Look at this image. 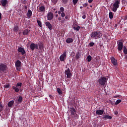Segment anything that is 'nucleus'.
Here are the masks:
<instances>
[{"label": "nucleus", "mask_w": 127, "mask_h": 127, "mask_svg": "<svg viewBox=\"0 0 127 127\" xmlns=\"http://www.w3.org/2000/svg\"><path fill=\"white\" fill-rule=\"evenodd\" d=\"M27 16L29 17V18H30V17L32 16V11H31V10L29 9L28 10V12L27 13Z\"/></svg>", "instance_id": "24"}, {"label": "nucleus", "mask_w": 127, "mask_h": 127, "mask_svg": "<svg viewBox=\"0 0 127 127\" xmlns=\"http://www.w3.org/2000/svg\"><path fill=\"white\" fill-rule=\"evenodd\" d=\"M19 34H20V33H19Z\"/></svg>", "instance_id": "63"}, {"label": "nucleus", "mask_w": 127, "mask_h": 127, "mask_svg": "<svg viewBox=\"0 0 127 127\" xmlns=\"http://www.w3.org/2000/svg\"><path fill=\"white\" fill-rule=\"evenodd\" d=\"M22 2L23 4H26V3H27V1H26V0H23L22 1Z\"/></svg>", "instance_id": "42"}, {"label": "nucleus", "mask_w": 127, "mask_h": 127, "mask_svg": "<svg viewBox=\"0 0 127 127\" xmlns=\"http://www.w3.org/2000/svg\"><path fill=\"white\" fill-rule=\"evenodd\" d=\"M78 0H72L73 5H76V4H77V2H78Z\"/></svg>", "instance_id": "37"}, {"label": "nucleus", "mask_w": 127, "mask_h": 127, "mask_svg": "<svg viewBox=\"0 0 127 127\" xmlns=\"http://www.w3.org/2000/svg\"><path fill=\"white\" fill-rule=\"evenodd\" d=\"M123 52H124V54H127V47L126 46H124L123 47Z\"/></svg>", "instance_id": "32"}, {"label": "nucleus", "mask_w": 127, "mask_h": 127, "mask_svg": "<svg viewBox=\"0 0 127 127\" xmlns=\"http://www.w3.org/2000/svg\"><path fill=\"white\" fill-rule=\"evenodd\" d=\"M81 52H77L75 56V59L76 60H78V59H80V57H81Z\"/></svg>", "instance_id": "22"}, {"label": "nucleus", "mask_w": 127, "mask_h": 127, "mask_svg": "<svg viewBox=\"0 0 127 127\" xmlns=\"http://www.w3.org/2000/svg\"><path fill=\"white\" fill-rule=\"evenodd\" d=\"M55 13H58V11H56Z\"/></svg>", "instance_id": "57"}, {"label": "nucleus", "mask_w": 127, "mask_h": 127, "mask_svg": "<svg viewBox=\"0 0 127 127\" xmlns=\"http://www.w3.org/2000/svg\"><path fill=\"white\" fill-rule=\"evenodd\" d=\"M118 48L117 49L119 52H121L124 48V41L119 40L117 41Z\"/></svg>", "instance_id": "5"}, {"label": "nucleus", "mask_w": 127, "mask_h": 127, "mask_svg": "<svg viewBox=\"0 0 127 127\" xmlns=\"http://www.w3.org/2000/svg\"><path fill=\"white\" fill-rule=\"evenodd\" d=\"M4 88H6V89H8V88H9V84H6L4 85Z\"/></svg>", "instance_id": "43"}, {"label": "nucleus", "mask_w": 127, "mask_h": 127, "mask_svg": "<svg viewBox=\"0 0 127 127\" xmlns=\"http://www.w3.org/2000/svg\"><path fill=\"white\" fill-rule=\"evenodd\" d=\"M83 5L84 7H87V6L89 5V4L88 3H85L83 4Z\"/></svg>", "instance_id": "44"}, {"label": "nucleus", "mask_w": 127, "mask_h": 127, "mask_svg": "<svg viewBox=\"0 0 127 127\" xmlns=\"http://www.w3.org/2000/svg\"><path fill=\"white\" fill-rule=\"evenodd\" d=\"M18 52H19L20 53H21L22 55H24L26 53L24 48L22 47L18 48Z\"/></svg>", "instance_id": "14"}, {"label": "nucleus", "mask_w": 127, "mask_h": 127, "mask_svg": "<svg viewBox=\"0 0 127 127\" xmlns=\"http://www.w3.org/2000/svg\"><path fill=\"white\" fill-rule=\"evenodd\" d=\"M89 45L90 47H92V46H94L95 45V43L90 42V43H89Z\"/></svg>", "instance_id": "38"}, {"label": "nucleus", "mask_w": 127, "mask_h": 127, "mask_svg": "<svg viewBox=\"0 0 127 127\" xmlns=\"http://www.w3.org/2000/svg\"><path fill=\"white\" fill-rule=\"evenodd\" d=\"M49 97H50V99H51V100H54V97L53 96L50 95Z\"/></svg>", "instance_id": "45"}, {"label": "nucleus", "mask_w": 127, "mask_h": 127, "mask_svg": "<svg viewBox=\"0 0 127 127\" xmlns=\"http://www.w3.org/2000/svg\"><path fill=\"white\" fill-rule=\"evenodd\" d=\"M118 97H120V95H115L114 96V98H118Z\"/></svg>", "instance_id": "54"}, {"label": "nucleus", "mask_w": 127, "mask_h": 127, "mask_svg": "<svg viewBox=\"0 0 127 127\" xmlns=\"http://www.w3.org/2000/svg\"><path fill=\"white\" fill-rule=\"evenodd\" d=\"M48 20H52L54 17V15L52 12H49L47 15Z\"/></svg>", "instance_id": "13"}, {"label": "nucleus", "mask_w": 127, "mask_h": 127, "mask_svg": "<svg viewBox=\"0 0 127 127\" xmlns=\"http://www.w3.org/2000/svg\"><path fill=\"white\" fill-rule=\"evenodd\" d=\"M29 32H30V30H29L28 29H26L23 31V35H28Z\"/></svg>", "instance_id": "20"}, {"label": "nucleus", "mask_w": 127, "mask_h": 127, "mask_svg": "<svg viewBox=\"0 0 127 127\" xmlns=\"http://www.w3.org/2000/svg\"><path fill=\"white\" fill-rule=\"evenodd\" d=\"M45 25L50 30H52V24L50 23L49 22L47 21L45 22Z\"/></svg>", "instance_id": "16"}, {"label": "nucleus", "mask_w": 127, "mask_h": 127, "mask_svg": "<svg viewBox=\"0 0 127 127\" xmlns=\"http://www.w3.org/2000/svg\"><path fill=\"white\" fill-rule=\"evenodd\" d=\"M14 104V100H12L8 102L7 106L8 108H11V107H12Z\"/></svg>", "instance_id": "23"}, {"label": "nucleus", "mask_w": 127, "mask_h": 127, "mask_svg": "<svg viewBox=\"0 0 127 127\" xmlns=\"http://www.w3.org/2000/svg\"><path fill=\"white\" fill-rule=\"evenodd\" d=\"M80 9H82L83 8V6H80Z\"/></svg>", "instance_id": "56"}, {"label": "nucleus", "mask_w": 127, "mask_h": 127, "mask_svg": "<svg viewBox=\"0 0 127 127\" xmlns=\"http://www.w3.org/2000/svg\"><path fill=\"white\" fill-rule=\"evenodd\" d=\"M7 71V65L4 64H0V73H6Z\"/></svg>", "instance_id": "4"}, {"label": "nucleus", "mask_w": 127, "mask_h": 127, "mask_svg": "<svg viewBox=\"0 0 127 127\" xmlns=\"http://www.w3.org/2000/svg\"><path fill=\"white\" fill-rule=\"evenodd\" d=\"M109 18H110V19H113V18H114V15L112 12H109Z\"/></svg>", "instance_id": "33"}, {"label": "nucleus", "mask_w": 127, "mask_h": 127, "mask_svg": "<svg viewBox=\"0 0 127 127\" xmlns=\"http://www.w3.org/2000/svg\"><path fill=\"white\" fill-rule=\"evenodd\" d=\"M62 18H63V20H62ZM61 18V17H60L58 18V20H59V21H60V20H62L61 22L62 23H64L65 20V18H64V17H62Z\"/></svg>", "instance_id": "28"}, {"label": "nucleus", "mask_w": 127, "mask_h": 127, "mask_svg": "<svg viewBox=\"0 0 127 127\" xmlns=\"http://www.w3.org/2000/svg\"><path fill=\"white\" fill-rule=\"evenodd\" d=\"M18 30H19V27H18V26L15 25V26H14L13 28V31L14 32H17Z\"/></svg>", "instance_id": "27"}, {"label": "nucleus", "mask_w": 127, "mask_h": 127, "mask_svg": "<svg viewBox=\"0 0 127 127\" xmlns=\"http://www.w3.org/2000/svg\"><path fill=\"white\" fill-rule=\"evenodd\" d=\"M15 65L16 70L18 71H20V69H21V62H20L19 60H17L15 63Z\"/></svg>", "instance_id": "8"}, {"label": "nucleus", "mask_w": 127, "mask_h": 127, "mask_svg": "<svg viewBox=\"0 0 127 127\" xmlns=\"http://www.w3.org/2000/svg\"><path fill=\"white\" fill-rule=\"evenodd\" d=\"M21 86H22V83L18 82L16 85V86H12V88L13 90H14L16 93H18L19 92V88H18L17 87H21Z\"/></svg>", "instance_id": "7"}, {"label": "nucleus", "mask_w": 127, "mask_h": 127, "mask_svg": "<svg viewBox=\"0 0 127 127\" xmlns=\"http://www.w3.org/2000/svg\"><path fill=\"white\" fill-rule=\"evenodd\" d=\"M125 58H127V56H126V57H125Z\"/></svg>", "instance_id": "62"}, {"label": "nucleus", "mask_w": 127, "mask_h": 127, "mask_svg": "<svg viewBox=\"0 0 127 127\" xmlns=\"http://www.w3.org/2000/svg\"><path fill=\"white\" fill-rule=\"evenodd\" d=\"M69 112H70L72 116H74V118H78V115L76 114V109H75L74 108H70L69 109Z\"/></svg>", "instance_id": "11"}, {"label": "nucleus", "mask_w": 127, "mask_h": 127, "mask_svg": "<svg viewBox=\"0 0 127 127\" xmlns=\"http://www.w3.org/2000/svg\"><path fill=\"white\" fill-rule=\"evenodd\" d=\"M90 36L91 38H93V39H98L103 36V33L101 31H96L95 32H92Z\"/></svg>", "instance_id": "1"}, {"label": "nucleus", "mask_w": 127, "mask_h": 127, "mask_svg": "<svg viewBox=\"0 0 127 127\" xmlns=\"http://www.w3.org/2000/svg\"><path fill=\"white\" fill-rule=\"evenodd\" d=\"M8 4V0H1L0 1V5H2L3 7H5Z\"/></svg>", "instance_id": "12"}, {"label": "nucleus", "mask_w": 127, "mask_h": 127, "mask_svg": "<svg viewBox=\"0 0 127 127\" xmlns=\"http://www.w3.org/2000/svg\"><path fill=\"white\" fill-rule=\"evenodd\" d=\"M38 47L40 50H42L44 49V45L42 43L38 44Z\"/></svg>", "instance_id": "25"}, {"label": "nucleus", "mask_w": 127, "mask_h": 127, "mask_svg": "<svg viewBox=\"0 0 127 127\" xmlns=\"http://www.w3.org/2000/svg\"><path fill=\"white\" fill-rule=\"evenodd\" d=\"M120 4H121V0H115L113 3V7L112 8L113 11L116 12L118 10V8L120 7Z\"/></svg>", "instance_id": "3"}, {"label": "nucleus", "mask_w": 127, "mask_h": 127, "mask_svg": "<svg viewBox=\"0 0 127 127\" xmlns=\"http://www.w3.org/2000/svg\"><path fill=\"white\" fill-rule=\"evenodd\" d=\"M65 75H66V79H70L73 75L72 71H71V69L69 68L65 69L64 71Z\"/></svg>", "instance_id": "6"}, {"label": "nucleus", "mask_w": 127, "mask_h": 127, "mask_svg": "<svg viewBox=\"0 0 127 127\" xmlns=\"http://www.w3.org/2000/svg\"><path fill=\"white\" fill-rule=\"evenodd\" d=\"M105 113V110H98L96 111V115H98L99 116H102Z\"/></svg>", "instance_id": "17"}, {"label": "nucleus", "mask_w": 127, "mask_h": 127, "mask_svg": "<svg viewBox=\"0 0 127 127\" xmlns=\"http://www.w3.org/2000/svg\"><path fill=\"white\" fill-rule=\"evenodd\" d=\"M57 92H58L59 95H62V90H61V89H60V88H57Z\"/></svg>", "instance_id": "35"}, {"label": "nucleus", "mask_w": 127, "mask_h": 127, "mask_svg": "<svg viewBox=\"0 0 127 127\" xmlns=\"http://www.w3.org/2000/svg\"><path fill=\"white\" fill-rule=\"evenodd\" d=\"M37 22L40 27H42V22H41V21H39V20H37Z\"/></svg>", "instance_id": "30"}, {"label": "nucleus", "mask_w": 127, "mask_h": 127, "mask_svg": "<svg viewBox=\"0 0 127 127\" xmlns=\"http://www.w3.org/2000/svg\"><path fill=\"white\" fill-rule=\"evenodd\" d=\"M53 3L56 4V3L58 2V0H51Z\"/></svg>", "instance_id": "39"}, {"label": "nucleus", "mask_w": 127, "mask_h": 127, "mask_svg": "<svg viewBox=\"0 0 127 127\" xmlns=\"http://www.w3.org/2000/svg\"><path fill=\"white\" fill-rule=\"evenodd\" d=\"M38 11V12H44L45 11V6L44 5L40 6Z\"/></svg>", "instance_id": "18"}, {"label": "nucleus", "mask_w": 127, "mask_h": 127, "mask_svg": "<svg viewBox=\"0 0 127 127\" xmlns=\"http://www.w3.org/2000/svg\"><path fill=\"white\" fill-rule=\"evenodd\" d=\"M90 7H92V6L91 5H90Z\"/></svg>", "instance_id": "60"}, {"label": "nucleus", "mask_w": 127, "mask_h": 127, "mask_svg": "<svg viewBox=\"0 0 127 127\" xmlns=\"http://www.w3.org/2000/svg\"><path fill=\"white\" fill-rule=\"evenodd\" d=\"M120 103H122V100L121 99L117 100L115 102L116 106H117V105H119V104H120Z\"/></svg>", "instance_id": "34"}, {"label": "nucleus", "mask_w": 127, "mask_h": 127, "mask_svg": "<svg viewBox=\"0 0 127 127\" xmlns=\"http://www.w3.org/2000/svg\"><path fill=\"white\" fill-rule=\"evenodd\" d=\"M24 9L27 10V6L24 5Z\"/></svg>", "instance_id": "52"}, {"label": "nucleus", "mask_w": 127, "mask_h": 127, "mask_svg": "<svg viewBox=\"0 0 127 127\" xmlns=\"http://www.w3.org/2000/svg\"><path fill=\"white\" fill-rule=\"evenodd\" d=\"M110 59L111 60V62H112V64H113V65L114 66L118 65V61H117V60H116V59H115V57H111L110 58Z\"/></svg>", "instance_id": "15"}, {"label": "nucleus", "mask_w": 127, "mask_h": 127, "mask_svg": "<svg viewBox=\"0 0 127 127\" xmlns=\"http://www.w3.org/2000/svg\"><path fill=\"white\" fill-rule=\"evenodd\" d=\"M62 1L64 4H66L68 2V0H62Z\"/></svg>", "instance_id": "40"}, {"label": "nucleus", "mask_w": 127, "mask_h": 127, "mask_svg": "<svg viewBox=\"0 0 127 127\" xmlns=\"http://www.w3.org/2000/svg\"><path fill=\"white\" fill-rule=\"evenodd\" d=\"M60 11L62 12V17H65V14L64 13V7H61L60 8Z\"/></svg>", "instance_id": "19"}, {"label": "nucleus", "mask_w": 127, "mask_h": 127, "mask_svg": "<svg viewBox=\"0 0 127 127\" xmlns=\"http://www.w3.org/2000/svg\"><path fill=\"white\" fill-rule=\"evenodd\" d=\"M88 2L91 3V2H93V0H88Z\"/></svg>", "instance_id": "51"}, {"label": "nucleus", "mask_w": 127, "mask_h": 127, "mask_svg": "<svg viewBox=\"0 0 127 127\" xmlns=\"http://www.w3.org/2000/svg\"><path fill=\"white\" fill-rule=\"evenodd\" d=\"M73 41H74V40H73V38H68L66 39V42L68 44H70V43H72Z\"/></svg>", "instance_id": "21"}, {"label": "nucleus", "mask_w": 127, "mask_h": 127, "mask_svg": "<svg viewBox=\"0 0 127 127\" xmlns=\"http://www.w3.org/2000/svg\"><path fill=\"white\" fill-rule=\"evenodd\" d=\"M66 56H67V52L66 51L64 52L63 54L62 55H61L60 57V61H62V62H64V61L66 60Z\"/></svg>", "instance_id": "9"}, {"label": "nucleus", "mask_w": 127, "mask_h": 127, "mask_svg": "<svg viewBox=\"0 0 127 127\" xmlns=\"http://www.w3.org/2000/svg\"><path fill=\"white\" fill-rule=\"evenodd\" d=\"M117 27H118V24H116L114 25V28H117Z\"/></svg>", "instance_id": "53"}, {"label": "nucleus", "mask_w": 127, "mask_h": 127, "mask_svg": "<svg viewBox=\"0 0 127 127\" xmlns=\"http://www.w3.org/2000/svg\"><path fill=\"white\" fill-rule=\"evenodd\" d=\"M103 119H104L105 120H112L113 119V117L108 115H106L104 116V117H103Z\"/></svg>", "instance_id": "26"}, {"label": "nucleus", "mask_w": 127, "mask_h": 127, "mask_svg": "<svg viewBox=\"0 0 127 127\" xmlns=\"http://www.w3.org/2000/svg\"><path fill=\"white\" fill-rule=\"evenodd\" d=\"M0 108H1V109H2V108H3L2 104H1V103H0Z\"/></svg>", "instance_id": "49"}, {"label": "nucleus", "mask_w": 127, "mask_h": 127, "mask_svg": "<svg viewBox=\"0 0 127 127\" xmlns=\"http://www.w3.org/2000/svg\"><path fill=\"white\" fill-rule=\"evenodd\" d=\"M82 18H83V19H85V18H86V15H83L82 16Z\"/></svg>", "instance_id": "48"}, {"label": "nucleus", "mask_w": 127, "mask_h": 127, "mask_svg": "<svg viewBox=\"0 0 127 127\" xmlns=\"http://www.w3.org/2000/svg\"><path fill=\"white\" fill-rule=\"evenodd\" d=\"M62 12L60 10V11H58V14H59V15L61 14V16L62 17Z\"/></svg>", "instance_id": "46"}, {"label": "nucleus", "mask_w": 127, "mask_h": 127, "mask_svg": "<svg viewBox=\"0 0 127 127\" xmlns=\"http://www.w3.org/2000/svg\"><path fill=\"white\" fill-rule=\"evenodd\" d=\"M30 48L32 51H34L35 49H38V44L32 43L30 45Z\"/></svg>", "instance_id": "10"}, {"label": "nucleus", "mask_w": 127, "mask_h": 127, "mask_svg": "<svg viewBox=\"0 0 127 127\" xmlns=\"http://www.w3.org/2000/svg\"><path fill=\"white\" fill-rule=\"evenodd\" d=\"M98 82L99 86L105 87V85L107 84V82H108V79L106 77H101L98 80Z\"/></svg>", "instance_id": "2"}, {"label": "nucleus", "mask_w": 127, "mask_h": 127, "mask_svg": "<svg viewBox=\"0 0 127 127\" xmlns=\"http://www.w3.org/2000/svg\"><path fill=\"white\" fill-rule=\"evenodd\" d=\"M1 19V13H0V20Z\"/></svg>", "instance_id": "55"}, {"label": "nucleus", "mask_w": 127, "mask_h": 127, "mask_svg": "<svg viewBox=\"0 0 127 127\" xmlns=\"http://www.w3.org/2000/svg\"><path fill=\"white\" fill-rule=\"evenodd\" d=\"M69 19V16L68 15H66L65 16V19Z\"/></svg>", "instance_id": "47"}, {"label": "nucleus", "mask_w": 127, "mask_h": 127, "mask_svg": "<svg viewBox=\"0 0 127 127\" xmlns=\"http://www.w3.org/2000/svg\"><path fill=\"white\" fill-rule=\"evenodd\" d=\"M65 81H66V82H68V80H65Z\"/></svg>", "instance_id": "61"}, {"label": "nucleus", "mask_w": 127, "mask_h": 127, "mask_svg": "<svg viewBox=\"0 0 127 127\" xmlns=\"http://www.w3.org/2000/svg\"><path fill=\"white\" fill-rule=\"evenodd\" d=\"M122 19H124V20H127V16H123L121 17Z\"/></svg>", "instance_id": "41"}, {"label": "nucleus", "mask_w": 127, "mask_h": 127, "mask_svg": "<svg viewBox=\"0 0 127 127\" xmlns=\"http://www.w3.org/2000/svg\"><path fill=\"white\" fill-rule=\"evenodd\" d=\"M22 100H23V99L22 98V96H20L18 99V102L19 103H21V102H22Z\"/></svg>", "instance_id": "36"}, {"label": "nucleus", "mask_w": 127, "mask_h": 127, "mask_svg": "<svg viewBox=\"0 0 127 127\" xmlns=\"http://www.w3.org/2000/svg\"><path fill=\"white\" fill-rule=\"evenodd\" d=\"M73 29L74 30H76V31H79L80 30V26H74L73 27Z\"/></svg>", "instance_id": "31"}, {"label": "nucleus", "mask_w": 127, "mask_h": 127, "mask_svg": "<svg viewBox=\"0 0 127 127\" xmlns=\"http://www.w3.org/2000/svg\"><path fill=\"white\" fill-rule=\"evenodd\" d=\"M56 17H58V14L56 15Z\"/></svg>", "instance_id": "58"}, {"label": "nucleus", "mask_w": 127, "mask_h": 127, "mask_svg": "<svg viewBox=\"0 0 127 127\" xmlns=\"http://www.w3.org/2000/svg\"><path fill=\"white\" fill-rule=\"evenodd\" d=\"M53 10H56V8H54Z\"/></svg>", "instance_id": "59"}, {"label": "nucleus", "mask_w": 127, "mask_h": 127, "mask_svg": "<svg viewBox=\"0 0 127 127\" xmlns=\"http://www.w3.org/2000/svg\"><path fill=\"white\" fill-rule=\"evenodd\" d=\"M86 60H87L88 62H91V61H92V56H91L90 55L87 56Z\"/></svg>", "instance_id": "29"}, {"label": "nucleus", "mask_w": 127, "mask_h": 127, "mask_svg": "<svg viewBox=\"0 0 127 127\" xmlns=\"http://www.w3.org/2000/svg\"><path fill=\"white\" fill-rule=\"evenodd\" d=\"M118 114H119V112H118V111H115V115H116V116H118Z\"/></svg>", "instance_id": "50"}]
</instances>
